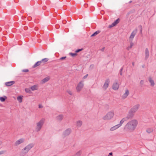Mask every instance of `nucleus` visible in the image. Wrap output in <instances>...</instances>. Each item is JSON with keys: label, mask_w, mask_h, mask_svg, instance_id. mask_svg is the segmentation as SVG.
<instances>
[{"label": "nucleus", "mask_w": 156, "mask_h": 156, "mask_svg": "<svg viewBox=\"0 0 156 156\" xmlns=\"http://www.w3.org/2000/svg\"><path fill=\"white\" fill-rule=\"evenodd\" d=\"M152 131V130L151 129H147V132L148 133H150Z\"/></svg>", "instance_id": "72a5a7b5"}, {"label": "nucleus", "mask_w": 156, "mask_h": 156, "mask_svg": "<svg viewBox=\"0 0 156 156\" xmlns=\"http://www.w3.org/2000/svg\"><path fill=\"white\" fill-rule=\"evenodd\" d=\"M25 141V139L23 138H21L17 140L15 143V145L17 146L23 143Z\"/></svg>", "instance_id": "6e6552de"}, {"label": "nucleus", "mask_w": 156, "mask_h": 156, "mask_svg": "<svg viewBox=\"0 0 156 156\" xmlns=\"http://www.w3.org/2000/svg\"><path fill=\"white\" fill-rule=\"evenodd\" d=\"M67 92L70 95H72L73 93H72V92L70 90H67Z\"/></svg>", "instance_id": "473e14b6"}, {"label": "nucleus", "mask_w": 156, "mask_h": 156, "mask_svg": "<svg viewBox=\"0 0 156 156\" xmlns=\"http://www.w3.org/2000/svg\"><path fill=\"white\" fill-rule=\"evenodd\" d=\"M23 96H19L17 98V100L19 102L21 103L22 102Z\"/></svg>", "instance_id": "a878e982"}, {"label": "nucleus", "mask_w": 156, "mask_h": 156, "mask_svg": "<svg viewBox=\"0 0 156 156\" xmlns=\"http://www.w3.org/2000/svg\"><path fill=\"white\" fill-rule=\"evenodd\" d=\"M140 105L137 104L132 107L129 111L126 118L127 120L132 119L134 116L135 113L138 110Z\"/></svg>", "instance_id": "f03ea898"}, {"label": "nucleus", "mask_w": 156, "mask_h": 156, "mask_svg": "<svg viewBox=\"0 0 156 156\" xmlns=\"http://www.w3.org/2000/svg\"><path fill=\"white\" fill-rule=\"evenodd\" d=\"M128 120L125 117L122 119L120 121L119 124H118L119 125L120 127L123 123V122L126 121Z\"/></svg>", "instance_id": "aec40b11"}, {"label": "nucleus", "mask_w": 156, "mask_h": 156, "mask_svg": "<svg viewBox=\"0 0 156 156\" xmlns=\"http://www.w3.org/2000/svg\"><path fill=\"white\" fill-rule=\"evenodd\" d=\"M34 144L33 143L30 144L27 146H26L25 147L28 151H29L34 146Z\"/></svg>", "instance_id": "ddd939ff"}, {"label": "nucleus", "mask_w": 156, "mask_h": 156, "mask_svg": "<svg viewBox=\"0 0 156 156\" xmlns=\"http://www.w3.org/2000/svg\"><path fill=\"white\" fill-rule=\"evenodd\" d=\"M81 154L82 151H79L76 154L75 156H80Z\"/></svg>", "instance_id": "c756f323"}, {"label": "nucleus", "mask_w": 156, "mask_h": 156, "mask_svg": "<svg viewBox=\"0 0 156 156\" xmlns=\"http://www.w3.org/2000/svg\"><path fill=\"white\" fill-rule=\"evenodd\" d=\"M43 106L41 105H39L38 107L39 108H43Z\"/></svg>", "instance_id": "37998d69"}, {"label": "nucleus", "mask_w": 156, "mask_h": 156, "mask_svg": "<svg viewBox=\"0 0 156 156\" xmlns=\"http://www.w3.org/2000/svg\"><path fill=\"white\" fill-rule=\"evenodd\" d=\"M41 62L40 61H39L36 62L33 66V68H35L41 64Z\"/></svg>", "instance_id": "4be33fe9"}, {"label": "nucleus", "mask_w": 156, "mask_h": 156, "mask_svg": "<svg viewBox=\"0 0 156 156\" xmlns=\"http://www.w3.org/2000/svg\"><path fill=\"white\" fill-rule=\"evenodd\" d=\"M45 121V119L42 118L39 122L36 123L35 130L37 132H39L41 130L44 123Z\"/></svg>", "instance_id": "7ed1b4c3"}, {"label": "nucleus", "mask_w": 156, "mask_h": 156, "mask_svg": "<svg viewBox=\"0 0 156 156\" xmlns=\"http://www.w3.org/2000/svg\"><path fill=\"white\" fill-rule=\"evenodd\" d=\"M119 19H118L115 21L112 24L109 26L108 27L109 28H111L117 24L119 22Z\"/></svg>", "instance_id": "f8f14e48"}, {"label": "nucleus", "mask_w": 156, "mask_h": 156, "mask_svg": "<svg viewBox=\"0 0 156 156\" xmlns=\"http://www.w3.org/2000/svg\"><path fill=\"white\" fill-rule=\"evenodd\" d=\"M133 45V43L132 42H131L130 44V48H132Z\"/></svg>", "instance_id": "ea45409f"}, {"label": "nucleus", "mask_w": 156, "mask_h": 156, "mask_svg": "<svg viewBox=\"0 0 156 156\" xmlns=\"http://www.w3.org/2000/svg\"><path fill=\"white\" fill-rule=\"evenodd\" d=\"M105 47H103V48H102L101 49V50L102 51H103L104 50H105Z\"/></svg>", "instance_id": "c03bdc74"}, {"label": "nucleus", "mask_w": 156, "mask_h": 156, "mask_svg": "<svg viewBox=\"0 0 156 156\" xmlns=\"http://www.w3.org/2000/svg\"><path fill=\"white\" fill-rule=\"evenodd\" d=\"M71 132V129L70 128H68L66 129L63 133V135L65 136H67L69 135Z\"/></svg>", "instance_id": "9d476101"}, {"label": "nucleus", "mask_w": 156, "mask_h": 156, "mask_svg": "<svg viewBox=\"0 0 156 156\" xmlns=\"http://www.w3.org/2000/svg\"><path fill=\"white\" fill-rule=\"evenodd\" d=\"M149 56V51L148 49L146 48L145 49V59H147Z\"/></svg>", "instance_id": "6ab92c4d"}, {"label": "nucleus", "mask_w": 156, "mask_h": 156, "mask_svg": "<svg viewBox=\"0 0 156 156\" xmlns=\"http://www.w3.org/2000/svg\"><path fill=\"white\" fill-rule=\"evenodd\" d=\"M120 126L118 124L116 125L113 127H111L110 129V130L111 131H113L119 127Z\"/></svg>", "instance_id": "a211bd4d"}, {"label": "nucleus", "mask_w": 156, "mask_h": 156, "mask_svg": "<svg viewBox=\"0 0 156 156\" xmlns=\"http://www.w3.org/2000/svg\"><path fill=\"white\" fill-rule=\"evenodd\" d=\"M109 155H112V152H111V153H109Z\"/></svg>", "instance_id": "09e8293b"}, {"label": "nucleus", "mask_w": 156, "mask_h": 156, "mask_svg": "<svg viewBox=\"0 0 156 156\" xmlns=\"http://www.w3.org/2000/svg\"><path fill=\"white\" fill-rule=\"evenodd\" d=\"M114 115V113L113 111H109L103 117L102 119L104 120H109L111 119Z\"/></svg>", "instance_id": "20e7f679"}, {"label": "nucleus", "mask_w": 156, "mask_h": 156, "mask_svg": "<svg viewBox=\"0 0 156 156\" xmlns=\"http://www.w3.org/2000/svg\"><path fill=\"white\" fill-rule=\"evenodd\" d=\"M25 91L26 92L28 93H30V89L29 88H26L25 89Z\"/></svg>", "instance_id": "2f4dec72"}, {"label": "nucleus", "mask_w": 156, "mask_h": 156, "mask_svg": "<svg viewBox=\"0 0 156 156\" xmlns=\"http://www.w3.org/2000/svg\"><path fill=\"white\" fill-rule=\"evenodd\" d=\"M132 2V1H130V2H129V3H130Z\"/></svg>", "instance_id": "3c124183"}, {"label": "nucleus", "mask_w": 156, "mask_h": 156, "mask_svg": "<svg viewBox=\"0 0 156 156\" xmlns=\"http://www.w3.org/2000/svg\"><path fill=\"white\" fill-rule=\"evenodd\" d=\"M22 72H27L29 70L28 69H24L22 70Z\"/></svg>", "instance_id": "4c0bfd02"}, {"label": "nucleus", "mask_w": 156, "mask_h": 156, "mask_svg": "<svg viewBox=\"0 0 156 156\" xmlns=\"http://www.w3.org/2000/svg\"><path fill=\"white\" fill-rule=\"evenodd\" d=\"M63 116L62 115H60L56 117L57 119L59 121H61L63 119Z\"/></svg>", "instance_id": "5701e85b"}, {"label": "nucleus", "mask_w": 156, "mask_h": 156, "mask_svg": "<svg viewBox=\"0 0 156 156\" xmlns=\"http://www.w3.org/2000/svg\"><path fill=\"white\" fill-rule=\"evenodd\" d=\"M138 124L137 120L135 119H132L126 124L124 127V130L128 132H133L136 128Z\"/></svg>", "instance_id": "f257e3e1"}, {"label": "nucleus", "mask_w": 156, "mask_h": 156, "mask_svg": "<svg viewBox=\"0 0 156 156\" xmlns=\"http://www.w3.org/2000/svg\"><path fill=\"white\" fill-rule=\"evenodd\" d=\"M48 60V58H44V59H42L41 60V63L42 64H43L44 63L46 62H47Z\"/></svg>", "instance_id": "cd10ccee"}, {"label": "nucleus", "mask_w": 156, "mask_h": 156, "mask_svg": "<svg viewBox=\"0 0 156 156\" xmlns=\"http://www.w3.org/2000/svg\"><path fill=\"white\" fill-rule=\"evenodd\" d=\"M149 81L150 83V85L152 87H153L155 83L154 81L152 80L151 77H149Z\"/></svg>", "instance_id": "f3484780"}, {"label": "nucleus", "mask_w": 156, "mask_h": 156, "mask_svg": "<svg viewBox=\"0 0 156 156\" xmlns=\"http://www.w3.org/2000/svg\"><path fill=\"white\" fill-rule=\"evenodd\" d=\"M132 65H133V66H134V62H133L132 63Z\"/></svg>", "instance_id": "8fccbe9b"}, {"label": "nucleus", "mask_w": 156, "mask_h": 156, "mask_svg": "<svg viewBox=\"0 0 156 156\" xmlns=\"http://www.w3.org/2000/svg\"><path fill=\"white\" fill-rule=\"evenodd\" d=\"M130 48V46H129V47H128L127 48V49L128 50H129V49H130V48Z\"/></svg>", "instance_id": "49530a36"}, {"label": "nucleus", "mask_w": 156, "mask_h": 156, "mask_svg": "<svg viewBox=\"0 0 156 156\" xmlns=\"http://www.w3.org/2000/svg\"><path fill=\"white\" fill-rule=\"evenodd\" d=\"M6 98H7V97L5 96H4V97H0V100L1 101L4 102L5 101V100L6 99Z\"/></svg>", "instance_id": "c85d7f7f"}, {"label": "nucleus", "mask_w": 156, "mask_h": 156, "mask_svg": "<svg viewBox=\"0 0 156 156\" xmlns=\"http://www.w3.org/2000/svg\"><path fill=\"white\" fill-rule=\"evenodd\" d=\"M29 151L25 147L23 149L21 152L20 153V155L21 156H24L26 155V154Z\"/></svg>", "instance_id": "423d86ee"}, {"label": "nucleus", "mask_w": 156, "mask_h": 156, "mask_svg": "<svg viewBox=\"0 0 156 156\" xmlns=\"http://www.w3.org/2000/svg\"><path fill=\"white\" fill-rule=\"evenodd\" d=\"M129 94V92L128 90L127 89L125 90V93L123 95L122 98L123 99H125L128 96Z\"/></svg>", "instance_id": "4468645a"}, {"label": "nucleus", "mask_w": 156, "mask_h": 156, "mask_svg": "<svg viewBox=\"0 0 156 156\" xmlns=\"http://www.w3.org/2000/svg\"><path fill=\"white\" fill-rule=\"evenodd\" d=\"M2 144V141L0 140V145H1Z\"/></svg>", "instance_id": "de8ad7c7"}, {"label": "nucleus", "mask_w": 156, "mask_h": 156, "mask_svg": "<svg viewBox=\"0 0 156 156\" xmlns=\"http://www.w3.org/2000/svg\"><path fill=\"white\" fill-rule=\"evenodd\" d=\"M6 152L5 151H0V155L3 154Z\"/></svg>", "instance_id": "e433bc0d"}, {"label": "nucleus", "mask_w": 156, "mask_h": 156, "mask_svg": "<svg viewBox=\"0 0 156 156\" xmlns=\"http://www.w3.org/2000/svg\"><path fill=\"white\" fill-rule=\"evenodd\" d=\"M15 83L14 81H11L8 82H6L5 83V85L7 86H9L12 85Z\"/></svg>", "instance_id": "412c9836"}, {"label": "nucleus", "mask_w": 156, "mask_h": 156, "mask_svg": "<svg viewBox=\"0 0 156 156\" xmlns=\"http://www.w3.org/2000/svg\"><path fill=\"white\" fill-rule=\"evenodd\" d=\"M83 50V49H82V48L81 49H79L76 50V51L75 52L76 53L79 52L80 51L82 50Z\"/></svg>", "instance_id": "c9c22d12"}, {"label": "nucleus", "mask_w": 156, "mask_h": 156, "mask_svg": "<svg viewBox=\"0 0 156 156\" xmlns=\"http://www.w3.org/2000/svg\"><path fill=\"white\" fill-rule=\"evenodd\" d=\"M82 124V122L81 121L79 120L78 121L76 122V126L78 127H80L81 126Z\"/></svg>", "instance_id": "b1692460"}, {"label": "nucleus", "mask_w": 156, "mask_h": 156, "mask_svg": "<svg viewBox=\"0 0 156 156\" xmlns=\"http://www.w3.org/2000/svg\"><path fill=\"white\" fill-rule=\"evenodd\" d=\"M144 83V81L142 80H141L140 82V84L141 85H143Z\"/></svg>", "instance_id": "58836bf2"}, {"label": "nucleus", "mask_w": 156, "mask_h": 156, "mask_svg": "<svg viewBox=\"0 0 156 156\" xmlns=\"http://www.w3.org/2000/svg\"><path fill=\"white\" fill-rule=\"evenodd\" d=\"M122 70H123V68H122L120 70V74L121 75H122Z\"/></svg>", "instance_id": "a19ab883"}, {"label": "nucleus", "mask_w": 156, "mask_h": 156, "mask_svg": "<svg viewBox=\"0 0 156 156\" xmlns=\"http://www.w3.org/2000/svg\"><path fill=\"white\" fill-rule=\"evenodd\" d=\"M88 74L86 75L85 76H84L83 77V79H85L86 78H87L88 76Z\"/></svg>", "instance_id": "79ce46f5"}, {"label": "nucleus", "mask_w": 156, "mask_h": 156, "mask_svg": "<svg viewBox=\"0 0 156 156\" xmlns=\"http://www.w3.org/2000/svg\"><path fill=\"white\" fill-rule=\"evenodd\" d=\"M130 48V46H129V47H128L127 48V49L128 50H129V49H130V48Z\"/></svg>", "instance_id": "a18cd8bd"}, {"label": "nucleus", "mask_w": 156, "mask_h": 156, "mask_svg": "<svg viewBox=\"0 0 156 156\" xmlns=\"http://www.w3.org/2000/svg\"><path fill=\"white\" fill-rule=\"evenodd\" d=\"M137 30L135 29L134 30L131 34L130 36L129 37V39L132 40L134 38L135 35L137 33Z\"/></svg>", "instance_id": "1a4fd4ad"}, {"label": "nucleus", "mask_w": 156, "mask_h": 156, "mask_svg": "<svg viewBox=\"0 0 156 156\" xmlns=\"http://www.w3.org/2000/svg\"><path fill=\"white\" fill-rule=\"evenodd\" d=\"M29 151L25 147L23 149L21 152L20 153V155L21 156H24L26 155V154Z\"/></svg>", "instance_id": "0eeeda50"}, {"label": "nucleus", "mask_w": 156, "mask_h": 156, "mask_svg": "<svg viewBox=\"0 0 156 156\" xmlns=\"http://www.w3.org/2000/svg\"><path fill=\"white\" fill-rule=\"evenodd\" d=\"M83 86V84L81 82H80L77 85L76 89L78 92L80 91Z\"/></svg>", "instance_id": "39448f33"}, {"label": "nucleus", "mask_w": 156, "mask_h": 156, "mask_svg": "<svg viewBox=\"0 0 156 156\" xmlns=\"http://www.w3.org/2000/svg\"><path fill=\"white\" fill-rule=\"evenodd\" d=\"M30 88L32 91L37 90L38 88V85H34L31 87Z\"/></svg>", "instance_id": "dca6fc26"}, {"label": "nucleus", "mask_w": 156, "mask_h": 156, "mask_svg": "<svg viewBox=\"0 0 156 156\" xmlns=\"http://www.w3.org/2000/svg\"><path fill=\"white\" fill-rule=\"evenodd\" d=\"M100 32V30H97L94 33H93V34H92L91 35V37H93L94 36H96L97 34H99Z\"/></svg>", "instance_id": "393cba45"}, {"label": "nucleus", "mask_w": 156, "mask_h": 156, "mask_svg": "<svg viewBox=\"0 0 156 156\" xmlns=\"http://www.w3.org/2000/svg\"><path fill=\"white\" fill-rule=\"evenodd\" d=\"M66 58V56H64L63 57L59 59V60H62L65 59Z\"/></svg>", "instance_id": "f704fd0d"}, {"label": "nucleus", "mask_w": 156, "mask_h": 156, "mask_svg": "<svg viewBox=\"0 0 156 156\" xmlns=\"http://www.w3.org/2000/svg\"><path fill=\"white\" fill-rule=\"evenodd\" d=\"M49 80L48 77H46L42 80V81L43 83H44L47 82Z\"/></svg>", "instance_id": "bb28decb"}, {"label": "nucleus", "mask_w": 156, "mask_h": 156, "mask_svg": "<svg viewBox=\"0 0 156 156\" xmlns=\"http://www.w3.org/2000/svg\"><path fill=\"white\" fill-rule=\"evenodd\" d=\"M70 55H71L73 57H74V56H75L77 55V54L76 53H70Z\"/></svg>", "instance_id": "7c9ffc66"}, {"label": "nucleus", "mask_w": 156, "mask_h": 156, "mask_svg": "<svg viewBox=\"0 0 156 156\" xmlns=\"http://www.w3.org/2000/svg\"><path fill=\"white\" fill-rule=\"evenodd\" d=\"M119 87V85L117 83H115L113 84L112 88L115 90H117Z\"/></svg>", "instance_id": "2eb2a0df"}, {"label": "nucleus", "mask_w": 156, "mask_h": 156, "mask_svg": "<svg viewBox=\"0 0 156 156\" xmlns=\"http://www.w3.org/2000/svg\"><path fill=\"white\" fill-rule=\"evenodd\" d=\"M140 32H142V29L140 31Z\"/></svg>", "instance_id": "603ef678"}, {"label": "nucleus", "mask_w": 156, "mask_h": 156, "mask_svg": "<svg viewBox=\"0 0 156 156\" xmlns=\"http://www.w3.org/2000/svg\"><path fill=\"white\" fill-rule=\"evenodd\" d=\"M109 83V80L107 79L105 81V83L103 85V87L105 90H106L108 86Z\"/></svg>", "instance_id": "9b49d317"}]
</instances>
